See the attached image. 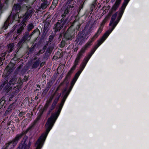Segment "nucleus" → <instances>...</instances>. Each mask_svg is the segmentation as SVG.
I'll list each match as a JSON object with an SVG mask.
<instances>
[{
  "label": "nucleus",
  "mask_w": 149,
  "mask_h": 149,
  "mask_svg": "<svg viewBox=\"0 0 149 149\" xmlns=\"http://www.w3.org/2000/svg\"><path fill=\"white\" fill-rule=\"evenodd\" d=\"M70 92L68 91L66 92L62 100L58 110L57 111L52 113L51 117L48 119L45 125L46 132L45 133L43 134L39 139H40L43 141H45L47 134L52 129L59 116L65 100Z\"/></svg>",
  "instance_id": "obj_1"
},
{
  "label": "nucleus",
  "mask_w": 149,
  "mask_h": 149,
  "mask_svg": "<svg viewBox=\"0 0 149 149\" xmlns=\"http://www.w3.org/2000/svg\"><path fill=\"white\" fill-rule=\"evenodd\" d=\"M91 45L87 42L78 53L75 60L74 65L70 71L68 72L66 76L65 80L70 78L71 74L76 69V66L78 64V63L82 56L83 54L85 53V51Z\"/></svg>",
  "instance_id": "obj_2"
},
{
  "label": "nucleus",
  "mask_w": 149,
  "mask_h": 149,
  "mask_svg": "<svg viewBox=\"0 0 149 149\" xmlns=\"http://www.w3.org/2000/svg\"><path fill=\"white\" fill-rule=\"evenodd\" d=\"M130 0H124V2L121 7V10L118 16V17L117 19L113 23V28L109 30L108 31L106 32L108 33V34H110L111 31L114 29L116 26L117 25L119 20H120L123 13L124 10L127 6L128 2Z\"/></svg>",
  "instance_id": "obj_3"
},
{
  "label": "nucleus",
  "mask_w": 149,
  "mask_h": 149,
  "mask_svg": "<svg viewBox=\"0 0 149 149\" xmlns=\"http://www.w3.org/2000/svg\"><path fill=\"white\" fill-rule=\"evenodd\" d=\"M60 87L58 86L54 94L56 95L55 98L54 99L51 106L49 108L47 113V115H49L51 111L55 108L56 104L57 103L60 97L61 96V93H58L57 91L59 89Z\"/></svg>",
  "instance_id": "obj_4"
},
{
  "label": "nucleus",
  "mask_w": 149,
  "mask_h": 149,
  "mask_svg": "<svg viewBox=\"0 0 149 149\" xmlns=\"http://www.w3.org/2000/svg\"><path fill=\"white\" fill-rule=\"evenodd\" d=\"M31 144L30 140L27 136H25L17 149H29Z\"/></svg>",
  "instance_id": "obj_5"
},
{
  "label": "nucleus",
  "mask_w": 149,
  "mask_h": 149,
  "mask_svg": "<svg viewBox=\"0 0 149 149\" xmlns=\"http://www.w3.org/2000/svg\"><path fill=\"white\" fill-rule=\"evenodd\" d=\"M8 77H6L4 79L2 80V84L0 86V88L2 89L4 88L5 90H8L7 92L9 91L12 89V87L10 86L9 85H8Z\"/></svg>",
  "instance_id": "obj_6"
},
{
  "label": "nucleus",
  "mask_w": 149,
  "mask_h": 149,
  "mask_svg": "<svg viewBox=\"0 0 149 149\" xmlns=\"http://www.w3.org/2000/svg\"><path fill=\"white\" fill-rule=\"evenodd\" d=\"M109 35V34H108V33L106 32L104 34L102 38L97 41V44L94 46V48L97 49L99 46L105 40Z\"/></svg>",
  "instance_id": "obj_7"
},
{
  "label": "nucleus",
  "mask_w": 149,
  "mask_h": 149,
  "mask_svg": "<svg viewBox=\"0 0 149 149\" xmlns=\"http://www.w3.org/2000/svg\"><path fill=\"white\" fill-rule=\"evenodd\" d=\"M32 9L31 8H29L28 9L27 11L23 16V21L24 22H26L30 17L32 16Z\"/></svg>",
  "instance_id": "obj_8"
},
{
  "label": "nucleus",
  "mask_w": 149,
  "mask_h": 149,
  "mask_svg": "<svg viewBox=\"0 0 149 149\" xmlns=\"http://www.w3.org/2000/svg\"><path fill=\"white\" fill-rule=\"evenodd\" d=\"M103 29V27L100 26L98 29L97 33L93 36V37L91 38L90 41H88L87 43L90 44L91 45V43L93 42L95 39L99 36L101 32Z\"/></svg>",
  "instance_id": "obj_9"
},
{
  "label": "nucleus",
  "mask_w": 149,
  "mask_h": 149,
  "mask_svg": "<svg viewBox=\"0 0 149 149\" xmlns=\"http://www.w3.org/2000/svg\"><path fill=\"white\" fill-rule=\"evenodd\" d=\"M63 38L66 40H71L73 38L72 31L68 30L64 34Z\"/></svg>",
  "instance_id": "obj_10"
},
{
  "label": "nucleus",
  "mask_w": 149,
  "mask_h": 149,
  "mask_svg": "<svg viewBox=\"0 0 149 149\" xmlns=\"http://www.w3.org/2000/svg\"><path fill=\"white\" fill-rule=\"evenodd\" d=\"M63 26L60 22H57L55 24L53 27V29L55 30V33L59 32L63 27Z\"/></svg>",
  "instance_id": "obj_11"
},
{
  "label": "nucleus",
  "mask_w": 149,
  "mask_h": 149,
  "mask_svg": "<svg viewBox=\"0 0 149 149\" xmlns=\"http://www.w3.org/2000/svg\"><path fill=\"white\" fill-rule=\"evenodd\" d=\"M121 0H116L115 3L113 5L111 9V11H109V14H110V13L113 11H116L117 9L118 8L120 4Z\"/></svg>",
  "instance_id": "obj_12"
},
{
  "label": "nucleus",
  "mask_w": 149,
  "mask_h": 149,
  "mask_svg": "<svg viewBox=\"0 0 149 149\" xmlns=\"http://www.w3.org/2000/svg\"><path fill=\"white\" fill-rule=\"evenodd\" d=\"M15 64L13 63H9L5 69L4 72H7L8 74L11 72L14 69Z\"/></svg>",
  "instance_id": "obj_13"
},
{
  "label": "nucleus",
  "mask_w": 149,
  "mask_h": 149,
  "mask_svg": "<svg viewBox=\"0 0 149 149\" xmlns=\"http://www.w3.org/2000/svg\"><path fill=\"white\" fill-rule=\"evenodd\" d=\"M17 78L15 76L11 77L9 79V81L8 82V85H9L10 86L11 85H13L18 82V81H17Z\"/></svg>",
  "instance_id": "obj_14"
},
{
  "label": "nucleus",
  "mask_w": 149,
  "mask_h": 149,
  "mask_svg": "<svg viewBox=\"0 0 149 149\" xmlns=\"http://www.w3.org/2000/svg\"><path fill=\"white\" fill-rule=\"evenodd\" d=\"M44 141L38 139L35 144V146L36 147V149H40L42 147Z\"/></svg>",
  "instance_id": "obj_15"
},
{
  "label": "nucleus",
  "mask_w": 149,
  "mask_h": 149,
  "mask_svg": "<svg viewBox=\"0 0 149 149\" xmlns=\"http://www.w3.org/2000/svg\"><path fill=\"white\" fill-rule=\"evenodd\" d=\"M32 36L31 34L29 35L28 32H26L23 35L22 38L26 41V40L29 41Z\"/></svg>",
  "instance_id": "obj_16"
},
{
  "label": "nucleus",
  "mask_w": 149,
  "mask_h": 149,
  "mask_svg": "<svg viewBox=\"0 0 149 149\" xmlns=\"http://www.w3.org/2000/svg\"><path fill=\"white\" fill-rule=\"evenodd\" d=\"M21 6L18 4H15L13 8V10L15 11L16 13H19L21 10Z\"/></svg>",
  "instance_id": "obj_17"
},
{
  "label": "nucleus",
  "mask_w": 149,
  "mask_h": 149,
  "mask_svg": "<svg viewBox=\"0 0 149 149\" xmlns=\"http://www.w3.org/2000/svg\"><path fill=\"white\" fill-rule=\"evenodd\" d=\"M118 13L117 12H116L112 16V17L111 19V20L110 23L109 25L111 26V28H113V23L115 22V20L116 18V16L117 15Z\"/></svg>",
  "instance_id": "obj_18"
},
{
  "label": "nucleus",
  "mask_w": 149,
  "mask_h": 149,
  "mask_svg": "<svg viewBox=\"0 0 149 149\" xmlns=\"http://www.w3.org/2000/svg\"><path fill=\"white\" fill-rule=\"evenodd\" d=\"M49 24L50 23L48 22H45L43 30V33H46L49 30Z\"/></svg>",
  "instance_id": "obj_19"
},
{
  "label": "nucleus",
  "mask_w": 149,
  "mask_h": 149,
  "mask_svg": "<svg viewBox=\"0 0 149 149\" xmlns=\"http://www.w3.org/2000/svg\"><path fill=\"white\" fill-rule=\"evenodd\" d=\"M89 59L87 56L84 58L81 65V70H83Z\"/></svg>",
  "instance_id": "obj_20"
},
{
  "label": "nucleus",
  "mask_w": 149,
  "mask_h": 149,
  "mask_svg": "<svg viewBox=\"0 0 149 149\" xmlns=\"http://www.w3.org/2000/svg\"><path fill=\"white\" fill-rule=\"evenodd\" d=\"M14 46L15 45L13 43L8 45L7 46L8 48L7 52L8 53L11 52L14 49Z\"/></svg>",
  "instance_id": "obj_21"
},
{
  "label": "nucleus",
  "mask_w": 149,
  "mask_h": 149,
  "mask_svg": "<svg viewBox=\"0 0 149 149\" xmlns=\"http://www.w3.org/2000/svg\"><path fill=\"white\" fill-rule=\"evenodd\" d=\"M66 7L65 10L67 13H69L70 11H71L72 10V8L74 7L73 4L71 5H66Z\"/></svg>",
  "instance_id": "obj_22"
},
{
  "label": "nucleus",
  "mask_w": 149,
  "mask_h": 149,
  "mask_svg": "<svg viewBox=\"0 0 149 149\" xmlns=\"http://www.w3.org/2000/svg\"><path fill=\"white\" fill-rule=\"evenodd\" d=\"M60 21L63 26H64L65 25L68 23L69 22V20L68 19V17H67L65 19L64 18H62L60 20Z\"/></svg>",
  "instance_id": "obj_23"
},
{
  "label": "nucleus",
  "mask_w": 149,
  "mask_h": 149,
  "mask_svg": "<svg viewBox=\"0 0 149 149\" xmlns=\"http://www.w3.org/2000/svg\"><path fill=\"white\" fill-rule=\"evenodd\" d=\"M40 61V58H39L38 60L33 62L32 65V68H37L39 65Z\"/></svg>",
  "instance_id": "obj_24"
},
{
  "label": "nucleus",
  "mask_w": 149,
  "mask_h": 149,
  "mask_svg": "<svg viewBox=\"0 0 149 149\" xmlns=\"http://www.w3.org/2000/svg\"><path fill=\"white\" fill-rule=\"evenodd\" d=\"M112 14V12L110 13V14H108L107 16L103 20L100 26H103L105 23L108 20L109 18V17Z\"/></svg>",
  "instance_id": "obj_25"
},
{
  "label": "nucleus",
  "mask_w": 149,
  "mask_h": 149,
  "mask_svg": "<svg viewBox=\"0 0 149 149\" xmlns=\"http://www.w3.org/2000/svg\"><path fill=\"white\" fill-rule=\"evenodd\" d=\"M23 26L24 25L22 26H20L19 28L17 29L16 31V33L17 34H18V35H19L22 34V33L24 29Z\"/></svg>",
  "instance_id": "obj_26"
},
{
  "label": "nucleus",
  "mask_w": 149,
  "mask_h": 149,
  "mask_svg": "<svg viewBox=\"0 0 149 149\" xmlns=\"http://www.w3.org/2000/svg\"><path fill=\"white\" fill-rule=\"evenodd\" d=\"M44 2L41 3V8L43 9L46 8L48 6V3L46 1H43Z\"/></svg>",
  "instance_id": "obj_27"
},
{
  "label": "nucleus",
  "mask_w": 149,
  "mask_h": 149,
  "mask_svg": "<svg viewBox=\"0 0 149 149\" xmlns=\"http://www.w3.org/2000/svg\"><path fill=\"white\" fill-rule=\"evenodd\" d=\"M25 42V41L22 38L19 41L18 43V47L19 48H21L22 46V45Z\"/></svg>",
  "instance_id": "obj_28"
},
{
  "label": "nucleus",
  "mask_w": 149,
  "mask_h": 149,
  "mask_svg": "<svg viewBox=\"0 0 149 149\" xmlns=\"http://www.w3.org/2000/svg\"><path fill=\"white\" fill-rule=\"evenodd\" d=\"M42 114V113L40 112L38 115L37 118L34 121V123H36L40 119L41 117Z\"/></svg>",
  "instance_id": "obj_29"
},
{
  "label": "nucleus",
  "mask_w": 149,
  "mask_h": 149,
  "mask_svg": "<svg viewBox=\"0 0 149 149\" xmlns=\"http://www.w3.org/2000/svg\"><path fill=\"white\" fill-rule=\"evenodd\" d=\"M34 26L33 24L32 23H31L28 25L27 29L28 31H29L34 28Z\"/></svg>",
  "instance_id": "obj_30"
},
{
  "label": "nucleus",
  "mask_w": 149,
  "mask_h": 149,
  "mask_svg": "<svg viewBox=\"0 0 149 149\" xmlns=\"http://www.w3.org/2000/svg\"><path fill=\"white\" fill-rule=\"evenodd\" d=\"M55 36V33H54L53 34H52H52L51 35H50L49 36V42H52L53 41Z\"/></svg>",
  "instance_id": "obj_31"
},
{
  "label": "nucleus",
  "mask_w": 149,
  "mask_h": 149,
  "mask_svg": "<svg viewBox=\"0 0 149 149\" xmlns=\"http://www.w3.org/2000/svg\"><path fill=\"white\" fill-rule=\"evenodd\" d=\"M10 18V17H8L6 20V21L4 23V25L3 27V28H4V29H6L8 27V23H7V22L8 21Z\"/></svg>",
  "instance_id": "obj_32"
},
{
  "label": "nucleus",
  "mask_w": 149,
  "mask_h": 149,
  "mask_svg": "<svg viewBox=\"0 0 149 149\" xmlns=\"http://www.w3.org/2000/svg\"><path fill=\"white\" fill-rule=\"evenodd\" d=\"M82 71V70L80 69V70H79L75 74V76L74 78L77 79Z\"/></svg>",
  "instance_id": "obj_33"
},
{
  "label": "nucleus",
  "mask_w": 149,
  "mask_h": 149,
  "mask_svg": "<svg viewBox=\"0 0 149 149\" xmlns=\"http://www.w3.org/2000/svg\"><path fill=\"white\" fill-rule=\"evenodd\" d=\"M53 49V48L52 47H49L47 49L46 52L49 54H51Z\"/></svg>",
  "instance_id": "obj_34"
},
{
  "label": "nucleus",
  "mask_w": 149,
  "mask_h": 149,
  "mask_svg": "<svg viewBox=\"0 0 149 149\" xmlns=\"http://www.w3.org/2000/svg\"><path fill=\"white\" fill-rule=\"evenodd\" d=\"M65 41L62 40L60 44V47L61 48L63 47L65 45Z\"/></svg>",
  "instance_id": "obj_35"
},
{
  "label": "nucleus",
  "mask_w": 149,
  "mask_h": 149,
  "mask_svg": "<svg viewBox=\"0 0 149 149\" xmlns=\"http://www.w3.org/2000/svg\"><path fill=\"white\" fill-rule=\"evenodd\" d=\"M17 25H15L14 26H13L12 28V29L10 31V32L8 33V34H9L10 33H13L14 31L17 28Z\"/></svg>",
  "instance_id": "obj_36"
},
{
  "label": "nucleus",
  "mask_w": 149,
  "mask_h": 149,
  "mask_svg": "<svg viewBox=\"0 0 149 149\" xmlns=\"http://www.w3.org/2000/svg\"><path fill=\"white\" fill-rule=\"evenodd\" d=\"M13 90L14 91L15 93H17L19 92V88L18 86H15L13 88Z\"/></svg>",
  "instance_id": "obj_37"
},
{
  "label": "nucleus",
  "mask_w": 149,
  "mask_h": 149,
  "mask_svg": "<svg viewBox=\"0 0 149 149\" xmlns=\"http://www.w3.org/2000/svg\"><path fill=\"white\" fill-rule=\"evenodd\" d=\"M95 51H94L93 49H92L91 50V52L89 53L86 56L90 58L91 56H92V54L94 53Z\"/></svg>",
  "instance_id": "obj_38"
},
{
  "label": "nucleus",
  "mask_w": 149,
  "mask_h": 149,
  "mask_svg": "<svg viewBox=\"0 0 149 149\" xmlns=\"http://www.w3.org/2000/svg\"><path fill=\"white\" fill-rule=\"evenodd\" d=\"M74 3V1H73V0H68L66 3V5L73 4Z\"/></svg>",
  "instance_id": "obj_39"
},
{
  "label": "nucleus",
  "mask_w": 149,
  "mask_h": 149,
  "mask_svg": "<svg viewBox=\"0 0 149 149\" xmlns=\"http://www.w3.org/2000/svg\"><path fill=\"white\" fill-rule=\"evenodd\" d=\"M65 77H65V78L64 79V80L58 86H59L60 87L61 86H62L63 84V83L64 82H66V83H68V79H69L70 78L68 79L67 80H65Z\"/></svg>",
  "instance_id": "obj_40"
},
{
  "label": "nucleus",
  "mask_w": 149,
  "mask_h": 149,
  "mask_svg": "<svg viewBox=\"0 0 149 149\" xmlns=\"http://www.w3.org/2000/svg\"><path fill=\"white\" fill-rule=\"evenodd\" d=\"M44 52H43L41 50H39V51L37 52L35 55H38L39 56L40 55V54H42Z\"/></svg>",
  "instance_id": "obj_41"
},
{
  "label": "nucleus",
  "mask_w": 149,
  "mask_h": 149,
  "mask_svg": "<svg viewBox=\"0 0 149 149\" xmlns=\"http://www.w3.org/2000/svg\"><path fill=\"white\" fill-rule=\"evenodd\" d=\"M38 32H39V30L38 28H36L33 31L31 34L32 36L35 33Z\"/></svg>",
  "instance_id": "obj_42"
},
{
  "label": "nucleus",
  "mask_w": 149,
  "mask_h": 149,
  "mask_svg": "<svg viewBox=\"0 0 149 149\" xmlns=\"http://www.w3.org/2000/svg\"><path fill=\"white\" fill-rule=\"evenodd\" d=\"M56 96V95H55L54 94H53L50 97L49 99H50V100H51L52 101L53 98L54 97L55 98Z\"/></svg>",
  "instance_id": "obj_43"
},
{
  "label": "nucleus",
  "mask_w": 149,
  "mask_h": 149,
  "mask_svg": "<svg viewBox=\"0 0 149 149\" xmlns=\"http://www.w3.org/2000/svg\"><path fill=\"white\" fill-rule=\"evenodd\" d=\"M25 114V112L22 111V112H21L19 113V114L18 115V116H19V117H22L23 116V115H24Z\"/></svg>",
  "instance_id": "obj_44"
},
{
  "label": "nucleus",
  "mask_w": 149,
  "mask_h": 149,
  "mask_svg": "<svg viewBox=\"0 0 149 149\" xmlns=\"http://www.w3.org/2000/svg\"><path fill=\"white\" fill-rule=\"evenodd\" d=\"M68 13H67L64 10V13L62 15V18H64L66 16V14Z\"/></svg>",
  "instance_id": "obj_45"
},
{
  "label": "nucleus",
  "mask_w": 149,
  "mask_h": 149,
  "mask_svg": "<svg viewBox=\"0 0 149 149\" xmlns=\"http://www.w3.org/2000/svg\"><path fill=\"white\" fill-rule=\"evenodd\" d=\"M77 80L76 79L74 78L71 83V85L73 86Z\"/></svg>",
  "instance_id": "obj_46"
},
{
  "label": "nucleus",
  "mask_w": 149,
  "mask_h": 149,
  "mask_svg": "<svg viewBox=\"0 0 149 149\" xmlns=\"http://www.w3.org/2000/svg\"><path fill=\"white\" fill-rule=\"evenodd\" d=\"M47 44H46V45H45L43 47L42 49H41L42 51L43 52H44L45 50L47 47Z\"/></svg>",
  "instance_id": "obj_47"
},
{
  "label": "nucleus",
  "mask_w": 149,
  "mask_h": 149,
  "mask_svg": "<svg viewBox=\"0 0 149 149\" xmlns=\"http://www.w3.org/2000/svg\"><path fill=\"white\" fill-rule=\"evenodd\" d=\"M83 4H81L80 6H79V12L80 11V10L82 9L83 7V4Z\"/></svg>",
  "instance_id": "obj_48"
},
{
  "label": "nucleus",
  "mask_w": 149,
  "mask_h": 149,
  "mask_svg": "<svg viewBox=\"0 0 149 149\" xmlns=\"http://www.w3.org/2000/svg\"><path fill=\"white\" fill-rule=\"evenodd\" d=\"M50 105V104L46 103V104H45V105L44 107L46 108V109H47V108H48V107H49V106Z\"/></svg>",
  "instance_id": "obj_49"
},
{
  "label": "nucleus",
  "mask_w": 149,
  "mask_h": 149,
  "mask_svg": "<svg viewBox=\"0 0 149 149\" xmlns=\"http://www.w3.org/2000/svg\"><path fill=\"white\" fill-rule=\"evenodd\" d=\"M50 105V104L46 103V104H45V105L44 107L46 108V109H47V108H48V107H49V106Z\"/></svg>",
  "instance_id": "obj_50"
},
{
  "label": "nucleus",
  "mask_w": 149,
  "mask_h": 149,
  "mask_svg": "<svg viewBox=\"0 0 149 149\" xmlns=\"http://www.w3.org/2000/svg\"><path fill=\"white\" fill-rule=\"evenodd\" d=\"M47 109H46V108H45L44 107L43 108V109H42V111L41 112H40V113H43L45 112V111L47 110Z\"/></svg>",
  "instance_id": "obj_51"
},
{
  "label": "nucleus",
  "mask_w": 149,
  "mask_h": 149,
  "mask_svg": "<svg viewBox=\"0 0 149 149\" xmlns=\"http://www.w3.org/2000/svg\"><path fill=\"white\" fill-rule=\"evenodd\" d=\"M13 104H11L9 106V108L8 109V110L10 109L11 110L13 108Z\"/></svg>",
  "instance_id": "obj_52"
},
{
  "label": "nucleus",
  "mask_w": 149,
  "mask_h": 149,
  "mask_svg": "<svg viewBox=\"0 0 149 149\" xmlns=\"http://www.w3.org/2000/svg\"><path fill=\"white\" fill-rule=\"evenodd\" d=\"M52 101L49 99L46 102L47 103L49 104L50 105L51 102H52Z\"/></svg>",
  "instance_id": "obj_53"
},
{
  "label": "nucleus",
  "mask_w": 149,
  "mask_h": 149,
  "mask_svg": "<svg viewBox=\"0 0 149 149\" xmlns=\"http://www.w3.org/2000/svg\"><path fill=\"white\" fill-rule=\"evenodd\" d=\"M19 35H17L16 36V34H15L13 35V37L14 38V40H16L17 39V37Z\"/></svg>",
  "instance_id": "obj_54"
},
{
  "label": "nucleus",
  "mask_w": 149,
  "mask_h": 149,
  "mask_svg": "<svg viewBox=\"0 0 149 149\" xmlns=\"http://www.w3.org/2000/svg\"><path fill=\"white\" fill-rule=\"evenodd\" d=\"M32 127H29L26 130V132H27L28 131H29V130H30L32 128Z\"/></svg>",
  "instance_id": "obj_55"
},
{
  "label": "nucleus",
  "mask_w": 149,
  "mask_h": 149,
  "mask_svg": "<svg viewBox=\"0 0 149 149\" xmlns=\"http://www.w3.org/2000/svg\"><path fill=\"white\" fill-rule=\"evenodd\" d=\"M19 0L21 2H22L23 1H24L25 2H27L28 1V0Z\"/></svg>",
  "instance_id": "obj_56"
},
{
  "label": "nucleus",
  "mask_w": 149,
  "mask_h": 149,
  "mask_svg": "<svg viewBox=\"0 0 149 149\" xmlns=\"http://www.w3.org/2000/svg\"><path fill=\"white\" fill-rule=\"evenodd\" d=\"M45 63L42 62L40 64V67H42L44 65Z\"/></svg>",
  "instance_id": "obj_57"
},
{
  "label": "nucleus",
  "mask_w": 149,
  "mask_h": 149,
  "mask_svg": "<svg viewBox=\"0 0 149 149\" xmlns=\"http://www.w3.org/2000/svg\"><path fill=\"white\" fill-rule=\"evenodd\" d=\"M34 50V48H32L31 49L29 50V52H32Z\"/></svg>",
  "instance_id": "obj_58"
},
{
  "label": "nucleus",
  "mask_w": 149,
  "mask_h": 149,
  "mask_svg": "<svg viewBox=\"0 0 149 149\" xmlns=\"http://www.w3.org/2000/svg\"><path fill=\"white\" fill-rule=\"evenodd\" d=\"M94 8V5H93V4H92L91 6V9H93V8Z\"/></svg>",
  "instance_id": "obj_59"
},
{
  "label": "nucleus",
  "mask_w": 149,
  "mask_h": 149,
  "mask_svg": "<svg viewBox=\"0 0 149 149\" xmlns=\"http://www.w3.org/2000/svg\"><path fill=\"white\" fill-rule=\"evenodd\" d=\"M38 97H37V96H36L35 97V99L36 100H37L38 99Z\"/></svg>",
  "instance_id": "obj_60"
},
{
  "label": "nucleus",
  "mask_w": 149,
  "mask_h": 149,
  "mask_svg": "<svg viewBox=\"0 0 149 149\" xmlns=\"http://www.w3.org/2000/svg\"><path fill=\"white\" fill-rule=\"evenodd\" d=\"M72 89L71 88H69L68 91H69L70 92Z\"/></svg>",
  "instance_id": "obj_61"
},
{
  "label": "nucleus",
  "mask_w": 149,
  "mask_h": 149,
  "mask_svg": "<svg viewBox=\"0 0 149 149\" xmlns=\"http://www.w3.org/2000/svg\"><path fill=\"white\" fill-rule=\"evenodd\" d=\"M62 33H61L60 34L59 38L61 37H62Z\"/></svg>",
  "instance_id": "obj_62"
},
{
  "label": "nucleus",
  "mask_w": 149,
  "mask_h": 149,
  "mask_svg": "<svg viewBox=\"0 0 149 149\" xmlns=\"http://www.w3.org/2000/svg\"><path fill=\"white\" fill-rule=\"evenodd\" d=\"M73 87V86H72V85H71V86H70V88H71L72 89V87Z\"/></svg>",
  "instance_id": "obj_63"
},
{
  "label": "nucleus",
  "mask_w": 149,
  "mask_h": 149,
  "mask_svg": "<svg viewBox=\"0 0 149 149\" xmlns=\"http://www.w3.org/2000/svg\"><path fill=\"white\" fill-rule=\"evenodd\" d=\"M93 49V50H94V51H95L96 50V49H95L94 48H93L92 49Z\"/></svg>",
  "instance_id": "obj_64"
}]
</instances>
